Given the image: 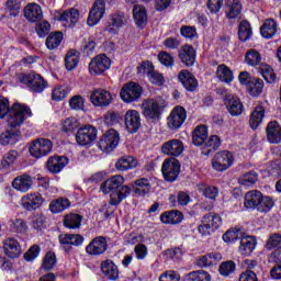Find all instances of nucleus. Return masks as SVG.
I'll list each match as a JSON object with an SVG mask.
<instances>
[{"label":"nucleus","instance_id":"20e7f679","mask_svg":"<svg viewBox=\"0 0 281 281\" xmlns=\"http://www.w3.org/2000/svg\"><path fill=\"white\" fill-rule=\"evenodd\" d=\"M223 225V218L216 213H207L202 217L198 231L202 236H210L211 232H216Z\"/></svg>","mask_w":281,"mask_h":281},{"label":"nucleus","instance_id":"c9c22d12","mask_svg":"<svg viewBox=\"0 0 281 281\" xmlns=\"http://www.w3.org/2000/svg\"><path fill=\"white\" fill-rule=\"evenodd\" d=\"M260 32L263 38H273L278 32V23L273 19H268L261 25Z\"/></svg>","mask_w":281,"mask_h":281},{"label":"nucleus","instance_id":"4d7b16f0","mask_svg":"<svg viewBox=\"0 0 281 281\" xmlns=\"http://www.w3.org/2000/svg\"><path fill=\"white\" fill-rule=\"evenodd\" d=\"M258 181V173L256 171H249L241 175L238 179L240 186H254Z\"/></svg>","mask_w":281,"mask_h":281},{"label":"nucleus","instance_id":"9b49d317","mask_svg":"<svg viewBox=\"0 0 281 281\" xmlns=\"http://www.w3.org/2000/svg\"><path fill=\"white\" fill-rule=\"evenodd\" d=\"M142 110L144 117L155 122L161 117V114L164 113V105L154 99H149L143 102Z\"/></svg>","mask_w":281,"mask_h":281},{"label":"nucleus","instance_id":"6e6d98bb","mask_svg":"<svg viewBox=\"0 0 281 281\" xmlns=\"http://www.w3.org/2000/svg\"><path fill=\"white\" fill-rule=\"evenodd\" d=\"M78 19H80V11L72 8L61 13L59 21H65L66 23H78Z\"/></svg>","mask_w":281,"mask_h":281},{"label":"nucleus","instance_id":"423d86ee","mask_svg":"<svg viewBox=\"0 0 281 281\" xmlns=\"http://www.w3.org/2000/svg\"><path fill=\"white\" fill-rule=\"evenodd\" d=\"M53 146L52 140L47 138H37L31 143L29 151L35 159H41V157H47V155L52 153Z\"/></svg>","mask_w":281,"mask_h":281},{"label":"nucleus","instance_id":"5701e85b","mask_svg":"<svg viewBox=\"0 0 281 281\" xmlns=\"http://www.w3.org/2000/svg\"><path fill=\"white\" fill-rule=\"evenodd\" d=\"M33 183L32 177L27 173H23L13 179L12 188L18 192H29V190H32Z\"/></svg>","mask_w":281,"mask_h":281},{"label":"nucleus","instance_id":"c756f323","mask_svg":"<svg viewBox=\"0 0 281 281\" xmlns=\"http://www.w3.org/2000/svg\"><path fill=\"white\" fill-rule=\"evenodd\" d=\"M160 221L165 225H179L183 221V213L178 210L167 211L160 215Z\"/></svg>","mask_w":281,"mask_h":281},{"label":"nucleus","instance_id":"1a4fd4ad","mask_svg":"<svg viewBox=\"0 0 281 281\" xmlns=\"http://www.w3.org/2000/svg\"><path fill=\"white\" fill-rule=\"evenodd\" d=\"M187 117H188V112L186 111V108L181 105H177L176 108H173V110L167 117L168 130L179 131V128L183 126V123L186 122Z\"/></svg>","mask_w":281,"mask_h":281},{"label":"nucleus","instance_id":"a878e982","mask_svg":"<svg viewBox=\"0 0 281 281\" xmlns=\"http://www.w3.org/2000/svg\"><path fill=\"white\" fill-rule=\"evenodd\" d=\"M101 271L108 280H119L120 279V268L111 259H106L101 262Z\"/></svg>","mask_w":281,"mask_h":281},{"label":"nucleus","instance_id":"8fccbe9b","mask_svg":"<svg viewBox=\"0 0 281 281\" xmlns=\"http://www.w3.org/2000/svg\"><path fill=\"white\" fill-rule=\"evenodd\" d=\"M243 12V4L240 0H229L228 8L226 11L227 19H236Z\"/></svg>","mask_w":281,"mask_h":281},{"label":"nucleus","instance_id":"f03ea898","mask_svg":"<svg viewBox=\"0 0 281 281\" xmlns=\"http://www.w3.org/2000/svg\"><path fill=\"white\" fill-rule=\"evenodd\" d=\"M8 113V124L11 128L21 126L27 117H32V110L27 105L15 103L10 109V101L4 97H0V119L5 117Z\"/></svg>","mask_w":281,"mask_h":281},{"label":"nucleus","instance_id":"680f3d73","mask_svg":"<svg viewBox=\"0 0 281 281\" xmlns=\"http://www.w3.org/2000/svg\"><path fill=\"white\" fill-rule=\"evenodd\" d=\"M42 267L45 271H52L56 267V254L48 251L44 257Z\"/></svg>","mask_w":281,"mask_h":281},{"label":"nucleus","instance_id":"473e14b6","mask_svg":"<svg viewBox=\"0 0 281 281\" xmlns=\"http://www.w3.org/2000/svg\"><path fill=\"white\" fill-rule=\"evenodd\" d=\"M82 225V215L78 213H69L64 216V227L67 229H80Z\"/></svg>","mask_w":281,"mask_h":281},{"label":"nucleus","instance_id":"e2e57ef3","mask_svg":"<svg viewBox=\"0 0 281 281\" xmlns=\"http://www.w3.org/2000/svg\"><path fill=\"white\" fill-rule=\"evenodd\" d=\"M218 271L221 276H224L225 278H227V276H232V273L236 271V263L234 261L222 262L218 268Z\"/></svg>","mask_w":281,"mask_h":281},{"label":"nucleus","instance_id":"2eb2a0df","mask_svg":"<svg viewBox=\"0 0 281 281\" xmlns=\"http://www.w3.org/2000/svg\"><path fill=\"white\" fill-rule=\"evenodd\" d=\"M104 12H106V2H104V0H95L88 15V25L90 27L98 25L100 20L104 16Z\"/></svg>","mask_w":281,"mask_h":281},{"label":"nucleus","instance_id":"603ef678","mask_svg":"<svg viewBox=\"0 0 281 281\" xmlns=\"http://www.w3.org/2000/svg\"><path fill=\"white\" fill-rule=\"evenodd\" d=\"M238 37L241 43H246L251 38V24L247 21H241L239 24Z\"/></svg>","mask_w":281,"mask_h":281},{"label":"nucleus","instance_id":"c85d7f7f","mask_svg":"<svg viewBox=\"0 0 281 281\" xmlns=\"http://www.w3.org/2000/svg\"><path fill=\"white\" fill-rule=\"evenodd\" d=\"M3 249L8 258H19V256H21V245L14 238L5 239Z\"/></svg>","mask_w":281,"mask_h":281},{"label":"nucleus","instance_id":"6ab92c4d","mask_svg":"<svg viewBox=\"0 0 281 281\" xmlns=\"http://www.w3.org/2000/svg\"><path fill=\"white\" fill-rule=\"evenodd\" d=\"M178 58H180L181 64L186 65V67H192L196 61V50L192 45L184 44L178 52Z\"/></svg>","mask_w":281,"mask_h":281},{"label":"nucleus","instance_id":"a18cd8bd","mask_svg":"<svg viewBox=\"0 0 281 281\" xmlns=\"http://www.w3.org/2000/svg\"><path fill=\"white\" fill-rule=\"evenodd\" d=\"M265 90V81L260 78H254L252 81L247 86V91L254 98H258Z\"/></svg>","mask_w":281,"mask_h":281},{"label":"nucleus","instance_id":"37998d69","mask_svg":"<svg viewBox=\"0 0 281 281\" xmlns=\"http://www.w3.org/2000/svg\"><path fill=\"white\" fill-rule=\"evenodd\" d=\"M207 139V127L205 125H199L193 131L192 142L194 146H202Z\"/></svg>","mask_w":281,"mask_h":281},{"label":"nucleus","instance_id":"e433bc0d","mask_svg":"<svg viewBox=\"0 0 281 281\" xmlns=\"http://www.w3.org/2000/svg\"><path fill=\"white\" fill-rule=\"evenodd\" d=\"M69 207H71V201L67 198H59L49 203L52 214H60V212H65Z\"/></svg>","mask_w":281,"mask_h":281},{"label":"nucleus","instance_id":"4c0bfd02","mask_svg":"<svg viewBox=\"0 0 281 281\" xmlns=\"http://www.w3.org/2000/svg\"><path fill=\"white\" fill-rule=\"evenodd\" d=\"M151 188L150 180L147 178H140L134 181V193L138 194V196H146V194L150 193Z\"/></svg>","mask_w":281,"mask_h":281},{"label":"nucleus","instance_id":"09e8293b","mask_svg":"<svg viewBox=\"0 0 281 281\" xmlns=\"http://www.w3.org/2000/svg\"><path fill=\"white\" fill-rule=\"evenodd\" d=\"M21 137V132H11L7 131L0 135V144L2 146H8L12 144H16L19 142V138Z\"/></svg>","mask_w":281,"mask_h":281},{"label":"nucleus","instance_id":"7c9ffc66","mask_svg":"<svg viewBox=\"0 0 281 281\" xmlns=\"http://www.w3.org/2000/svg\"><path fill=\"white\" fill-rule=\"evenodd\" d=\"M261 199H262V192L258 190L248 191L245 194L244 205L247 210H257Z\"/></svg>","mask_w":281,"mask_h":281},{"label":"nucleus","instance_id":"c03bdc74","mask_svg":"<svg viewBox=\"0 0 281 281\" xmlns=\"http://www.w3.org/2000/svg\"><path fill=\"white\" fill-rule=\"evenodd\" d=\"M78 63H80V56L76 49H70L66 54L65 58V67L67 71H74L76 67H78Z\"/></svg>","mask_w":281,"mask_h":281},{"label":"nucleus","instance_id":"2f4dec72","mask_svg":"<svg viewBox=\"0 0 281 281\" xmlns=\"http://www.w3.org/2000/svg\"><path fill=\"white\" fill-rule=\"evenodd\" d=\"M256 249V238L252 236H246L240 239L239 254L241 256H251Z\"/></svg>","mask_w":281,"mask_h":281},{"label":"nucleus","instance_id":"bf43d9fd","mask_svg":"<svg viewBox=\"0 0 281 281\" xmlns=\"http://www.w3.org/2000/svg\"><path fill=\"white\" fill-rule=\"evenodd\" d=\"M16 157H19L18 150H10L9 153H7L1 160L2 168L4 170H8V168H10V166H12L14 161H16Z\"/></svg>","mask_w":281,"mask_h":281},{"label":"nucleus","instance_id":"aec40b11","mask_svg":"<svg viewBox=\"0 0 281 281\" xmlns=\"http://www.w3.org/2000/svg\"><path fill=\"white\" fill-rule=\"evenodd\" d=\"M21 201L22 207L27 210V212H32L43 205V195H41V193H29L24 195Z\"/></svg>","mask_w":281,"mask_h":281},{"label":"nucleus","instance_id":"69168bd1","mask_svg":"<svg viewBox=\"0 0 281 281\" xmlns=\"http://www.w3.org/2000/svg\"><path fill=\"white\" fill-rule=\"evenodd\" d=\"M158 60L165 67H173L175 66V57L166 50H161L158 54Z\"/></svg>","mask_w":281,"mask_h":281},{"label":"nucleus","instance_id":"de8ad7c7","mask_svg":"<svg viewBox=\"0 0 281 281\" xmlns=\"http://www.w3.org/2000/svg\"><path fill=\"white\" fill-rule=\"evenodd\" d=\"M63 32H52L46 38L47 49H58L63 43Z\"/></svg>","mask_w":281,"mask_h":281},{"label":"nucleus","instance_id":"58836bf2","mask_svg":"<svg viewBox=\"0 0 281 281\" xmlns=\"http://www.w3.org/2000/svg\"><path fill=\"white\" fill-rule=\"evenodd\" d=\"M215 74L216 78H218L221 82H226V85H229V82L234 81V72L225 64L217 66Z\"/></svg>","mask_w":281,"mask_h":281},{"label":"nucleus","instance_id":"774afa93","mask_svg":"<svg viewBox=\"0 0 281 281\" xmlns=\"http://www.w3.org/2000/svg\"><path fill=\"white\" fill-rule=\"evenodd\" d=\"M180 34L184 38H190L191 41L192 38H196V36H199V34L196 33L195 26H187V25L181 26Z\"/></svg>","mask_w":281,"mask_h":281},{"label":"nucleus","instance_id":"3c124183","mask_svg":"<svg viewBox=\"0 0 281 281\" xmlns=\"http://www.w3.org/2000/svg\"><path fill=\"white\" fill-rule=\"evenodd\" d=\"M198 190L205 199H210L211 201H216V196H218V188L214 186L199 184Z\"/></svg>","mask_w":281,"mask_h":281},{"label":"nucleus","instance_id":"a211bd4d","mask_svg":"<svg viewBox=\"0 0 281 281\" xmlns=\"http://www.w3.org/2000/svg\"><path fill=\"white\" fill-rule=\"evenodd\" d=\"M125 128L128 133H137L142 128V116L136 110H128L125 113Z\"/></svg>","mask_w":281,"mask_h":281},{"label":"nucleus","instance_id":"cd10ccee","mask_svg":"<svg viewBox=\"0 0 281 281\" xmlns=\"http://www.w3.org/2000/svg\"><path fill=\"white\" fill-rule=\"evenodd\" d=\"M24 16L30 21V23H36L43 19V9L36 3L27 4L24 8Z\"/></svg>","mask_w":281,"mask_h":281},{"label":"nucleus","instance_id":"864d4df0","mask_svg":"<svg viewBox=\"0 0 281 281\" xmlns=\"http://www.w3.org/2000/svg\"><path fill=\"white\" fill-rule=\"evenodd\" d=\"M245 60L250 67H258V65L262 61V56H260L258 50L249 49L245 55Z\"/></svg>","mask_w":281,"mask_h":281},{"label":"nucleus","instance_id":"0eeeda50","mask_svg":"<svg viewBox=\"0 0 281 281\" xmlns=\"http://www.w3.org/2000/svg\"><path fill=\"white\" fill-rule=\"evenodd\" d=\"M98 139V130L92 125H83L78 128L76 142L79 146H91Z\"/></svg>","mask_w":281,"mask_h":281},{"label":"nucleus","instance_id":"13d9d810","mask_svg":"<svg viewBox=\"0 0 281 281\" xmlns=\"http://www.w3.org/2000/svg\"><path fill=\"white\" fill-rule=\"evenodd\" d=\"M274 202L273 199L269 196L261 195V201H259V204L257 205V212H261L267 214V212H271V209L273 207Z\"/></svg>","mask_w":281,"mask_h":281},{"label":"nucleus","instance_id":"5fc2aeb1","mask_svg":"<svg viewBox=\"0 0 281 281\" xmlns=\"http://www.w3.org/2000/svg\"><path fill=\"white\" fill-rule=\"evenodd\" d=\"M212 276L205 270H196L187 274V281H211Z\"/></svg>","mask_w":281,"mask_h":281},{"label":"nucleus","instance_id":"f3484780","mask_svg":"<svg viewBox=\"0 0 281 281\" xmlns=\"http://www.w3.org/2000/svg\"><path fill=\"white\" fill-rule=\"evenodd\" d=\"M184 150L183 142L181 139L172 138L161 145L162 155L168 157H179Z\"/></svg>","mask_w":281,"mask_h":281},{"label":"nucleus","instance_id":"79ce46f5","mask_svg":"<svg viewBox=\"0 0 281 281\" xmlns=\"http://www.w3.org/2000/svg\"><path fill=\"white\" fill-rule=\"evenodd\" d=\"M80 128V121L74 116H69L61 121V132L66 133V135H71V133H76Z\"/></svg>","mask_w":281,"mask_h":281},{"label":"nucleus","instance_id":"f704fd0d","mask_svg":"<svg viewBox=\"0 0 281 281\" xmlns=\"http://www.w3.org/2000/svg\"><path fill=\"white\" fill-rule=\"evenodd\" d=\"M136 167L137 159L133 156H123L115 164V168L116 170H120V172H126V170H132V168Z\"/></svg>","mask_w":281,"mask_h":281},{"label":"nucleus","instance_id":"72a5a7b5","mask_svg":"<svg viewBox=\"0 0 281 281\" xmlns=\"http://www.w3.org/2000/svg\"><path fill=\"white\" fill-rule=\"evenodd\" d=\"M133 16L138 27H144V25L148 23V13L146 11V8L143 5H139V4L134 5Z\"/></svg>","mask_w":281,"mask_h":281},{"label":"nucleus","instance_id":"9d476101","mask_svg":"<svg viewBox=\"0 0 281 281\" xmlns=\"http://www.w3.org/2000/svg\"><path fill=\"white\" fill-rule=\"evenodd\" d=\"M88 69L89 74L92 76H102L104 71L111 69V58L104 54L97 55L91 59Z\"/></svg>","mask_w":281,"mask_h":281},{"label":"nucleus","instance_id":"39448f33","mask_svg":"<svg viewBox=\"0 0 281 281\" xmlns=\"http://www.w3.org/2000/svg\"><path fill=\"white\" fill-rule=\"evenodd\" d=\"M143 93L144 88H142L139 83L130 81L122 87L120 95L123 102L131 104V102H137Z\"/></svg>","mask_w":281,"mask_h":281},{"label":"nucleus","instance_id":"338daca9","mask_svg":"<svg viewBox=\"0 0 281 281\" xmlns=\"http://www.w3.org/2000/svg\"><path fill=\"white\" fill-rule=\"evenodd\" d=\"M155 70V65H153L149 60L143 61L137 67V74L140 76H147V78L153 74Z\"/></svg>","mask_w":281,"mask_h":281},{"label":"nucleus","instance_id":"6e6552de","mask_svg":"<svg viewBox=\"0 0 281 281\" xmlns=\"http://www.w3.org/2000/svg\"><path fill=\"white\" fill-rule=\"evenodd\" d=\"M212 166L217 172H225L234 166V154L227 150L218 151L212 159Z\"/></svg>","mask_w":281,"mask_h":281},{"label":"nucleus","instance_id":"4468645a","mask_svg":"<svg viewBox=\"0 0 281 281\" xmlns=\"http://www.w3.org/2000/svg\"><path fill=\"white\" fill-rule=\"evenodd\" d=\"M90 102L93 106L102 109L104 106H109L113 102V95L105 89L97 88L90 93Z\"/></svg>","mask_w":281,"mask_h":281},{"label":"nucleus","instance_id":"49530a36","mask_svg":"<svg viewBox=\"0 0 281 281\" xmlns=\"http://www.w3.org/2000/svg\"><path fill=\"white\" fill-rule=\"evenodd\" d=\"M9 226L11 232H13V234H25L27 233V222H25V220L23 218H12L9 222Z\"/></svg>","mask_w":281,"mask_h":281},{"label":"nucleus","instance_id":"7ed1b4c3","mask_svg":"<svg viewBox=\"0 0 281 281\" xmlns=\"http://www.w3.org/2000/svg\"><path fill=\"white\" fill-rule=\"evenodd\" d=\"M18 80L21 85H25L33 93H43L47 89V80L36 72L20 74Z\"/></svg>","mask_w":281,"mask_h":281},{"label":"nucleus","instance_id":"ddd939ff","mask_svg":"<svg viewBox=\"0 0 281 281\" xmlns=\"http://www.w3.org/2000/svg\"><path fill=\"white\" fill-rule=\"evenodd\" d=\"M120 144V133L115 130H109L99 140V148L103 153H111L114 148H117Z\"/></svg>","mask_w":281,"mask_h":281},{"label":"nucleus","instance_id":"bb28decb","mask_svg":"<svg viewBox=\"0 0 281 281\" xmlns=\"http://www.w3.org/2000/svg\"><path fill=\"white\" fill-rule=\"evenodd\" d=\"M267 137L270 144H280L281 142V126L278 121H271L267 126Z\"/></svg>","mask_w":281,"mask_h":281},{"label":"nucleus","instance_id":"a19ab883","mask_svg":"<svg viewBox=\"0 0 281 281\" xmlns=\"http://www.w3.org/2000/svg\"><path fill=\"white\" fill-rule=\"evenodd\" d=\"M262 120H265V108L256 106L252 113L250 114L249 125L250 128L256 131L262 124Z\"/></svg>","mask_w":281,"mask_h":281},{"label":"nucleus","instance_id":"f257e3e1","mask_svg":"<svg viewBox=\"0 0 281 281\" xmlns=\"http://www.w3.org/2000/svg\"><path fill=\"white\" fill-rule=\"evenodd\" d=\"M121 175L112 176L101 183L100 190L103 194H110V205H120L127 196H131V187L124 184Z\"/></svg>","mask_w":281,"mask_h":281},{"label":"nucleus","instance_id":"393cba45","mask_svg":"<svg viewBox=\"0 0 281 281\" xmlns=\"http://www.w3.org/2000/svg\"><path fill=\"white\" fill-rule=\"evenodd\" d=\"M69 164V159L65 156H54L48 158L46 168L48 172H52L53 175H58L65 166Z\"/></svg>","mask_w":281,"mask_h":281},{"label":"nucleus","instance_id":"dca6fc26","mask_svg":"<svg viewBox=\"0 0 281 281\" xmlns=\"http://www.w3.org/2000/svg\"><path fill=\"white\" fill-rule=\"evenodd\" d=\"M109 249V243L104 236L93 238L88 246H86V254L88 256H102Z\"/></svg>","mask_w":281,"mask_h":281},{"label":"nucleus","instance_id":"412c9836","mask_svg":"<svg viewBox=\"0 0 281 281\" xmlns=\"http://www.w3.org/2000/svg\"><path fill=\"white\" fill-rule=\"evenodd\" d=\"M224 103L228 113L233 117H237V115H240L243 113V102H240V99H238V97L234 94H226Z\"/></svg>","mask_w":281,"mask_h":281},{"label":"nucleus","instance_id":"ea45409f","mask_svg":"<svg viewBox=\"0 0 281 281\" xmlns=\"http://www.w3.org/2000/svg\"><path fill=\"white\" fill-rule=\"evenodd\" d=\"M221 147V137L217 135H212L202 146V155H210L215 153Z\"/></svg>","mask_w":281,"mask_h":281},{"label":"nucleus","instance_id":"f8f14e48","mask_svg":"<svg viewBox=\"0 0 281 281\" xmlns=\"http://www.w3.org/2000/svg\"><path fill=\"white\" fill-rule=\"evenodd\" d=\"M161 172L166 181H177V177L181 172V164L175 158H168L162 162Z\"/></svg>","mask_w":281,"mask_h":281},{"label":"nucleus","instance_id":"0e129e2a","mask_svg":"<svg viewBox=\"0 0 281 281\" xmlns=\"http://www.w3.org/2000/svg\"><path fill=\"white\" fill-rule=\"evenodd\" d=\"M52 25L47 21H42L35 25V31L40 38H45L49 34Z\"/></svg>","mask_w":281,"mask_h":281},{"label":"nucleus","instance_id":"052dcab7","mask_svg":"<svg viewBox=\"0 0 281 281\" xmlns=\"http://www.w3.org/2000/svg\"><path fill=\"white\" fill-rule=\"evenodd\" d=\"M68 93L69 90L66 87H55L52 92V100H54L55 102H60L65 100V98H67Z\"/></svg>","mask_w":281,"mask_h":281},{"label":"nucleus","instance_id":"b1692460","mask_svg":"<svg viewBox=\"0 0 281 281\" xmlns=\"http://www.w3.org/2000/svg\"><path fill=\"white\" fill-rule=\"evenodd\" d=\"M124 23H126L124 13H113L110 15L105 31L110 34H117L120 27H124Z\"/></svg>","mask_w":281,"mask_h":281},{"label":"nucleus","instance_id":"4be33fe9","mask_svg":"<svg viewBox=\"0 0 281 281\" xmlns=\"http://www.w3.org/2000/svg\"><path fill=\"white\" fill-rule=\"evenodd\" d=\"M178 80L187 91H196L199 88V80H196V77H194V75L189 70H181L178 74Z\"/></svg>","mask_w":281,"mask_h":281}]
</instances>
